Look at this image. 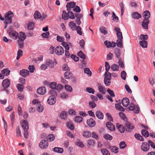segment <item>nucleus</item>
Segmentation results:
<instances>
[{
    "mask_svg": "<svg viewBox=\"0 0 155 155\" xmlns=\"http://www.w3.org/2000/svg\"><path fill=\"white\" fill-rule=\"evenodd\" d=\"M22 126L24 131V135L25 137L27 138L28 132V130L29 128L28 125V123L27 122V120H24L22 123Z\"/></svg>",
    "mask_w": 155,
    "mask_h": 155,
    "instance_id": "nucleus-1",
    "label": "nucleus"
},
{
    "mask_svg": "<svg viewBox=\"0 0 155 155\" xmlns=\"http://www.w3.org/2000/svg\"><path fill=\"white\" fill-rule=\"evenodd\" d=\"M13 16V13L11 11H8L5 15V21L8 22V23L10 24L12 23V17Z\"/></svg>",
    "mask_w": 155,
    "mask_h": 155,
    "instance_id": "nucleus-2",
    "label": "nucleus"
},
{
    "mask_svg": "<svg viewBox=\"0 0 155 155\" xmlns=\"http://www.w3.org/2000/svg\"><path fill=\"white\" fill-rule=\"evenodd\" d=\"M129 109L130 110H134V113L137 114L139 113L140 108L138 105L135 106L134 103H131L130 104Z\"/></svg>",
    "mask_w": 155,
    "mask_h": 155,
    "instance_id": "nucleus-3",
    "label": "nucleus"
},
{
    "mask_svg": "<svg viewBox=\"0 0 155 155\" xmlns=\"http://www.w3.org/2000/svg\"><path fill=\"white\" fill-rule=\"evenodd\" d=\"M10 37L14 39H16L18 36V34L15 31L11 30L10 31H8Z\"/></svg>",
    "mask_w": 155,
    "mask_h": 155,
    "instance_id": "nucleus-4",
    "label": "nucleus"
},
{
    "mask_svg": "<svg viewBox=\"0 0 155 155\" xmlns=\"http://www.w3.org/2000/svg\"><path fill=\"white\" fill-rule=\"evenodd\" d=\"M64 48L61 46L57 47L55 49L54 52L57 55H60L64 53Z\"/></svg>",
    "mask_w": 155,
    "mask_h": 155,
    "instance_id": "nucleus-5",
    "label": "nucleus"
},
{
    "mask_svg": "<svg viewBox=\"0 0 155 155\" xmlns=\"http://www.w3.org/2000/svg\"><path fill=\"white\" fill-rule=\"evenodd\" d=\"M125 124L127 127L126 131L127 132H130L132 129L134 128V125L132 124L127 121L125 122Z\"/></svg>",
    "mask_w": 155,
    "mask_h": 155,
    "instance_id": "nucleus-6",
    "label": "nucleus"
},
{
    "mask_svg": "<svg viewBox=\"0 0 155 155\" xmlns=\"http://www.w3.org/2000/svg\"><path fill=\"white\" fill-rule=\"evenodd\" d=\"M56 101L54 95H51L49 96L47 100L48 103L50 105H53L55 104Z\"/></svg>",
    "mask_w": 155,
    "mask_h": 155,
    "instance_id": "nucleus-7",
    "label": "nucleus"
},
{
    "mask_svg": "<svg viewBox=\"0 0 155 155\" xmlns=\"http://www.w3.org/2000/svg\"><path fill=\"white\" fill-rule=\"evenodd\" d=\"M150 145L147 142H143L142 143L141 149L144 152H147L150 149Z\"/></svg>",
    "mask_w": 155,
    "mask_h": 155,
    "instance_id": "nucleus-8",
    "label": "nucleus"
},
{
    "mask_svg": "<svg viewBox=\"0 0 155 155\" xmlns=\"http://www.w3.org/2000/svg\"><path fill=\"white\" fill-rule=\"evenodd\" d=\"M10 81L9 79L4 80L2 82V86L4 88H8L10 85Z\"/></svg>",
    "mask_w": 155,
    "mask_h": 155,
    "instance_id": "nucleus-9",
    "label": "nucleus"
},
{
    "mask_svg": "<svg viewBox=\"0 0 155 155\" xmlns=\"http://www.w3.org/2000/svg\"><path fill=\"white\" fill-rule=\"evenodd\" d=\"M48 141L45 140H43L39 143L40 147L42 149H45L48 146Z\"/></svg>",
    "mask_w": 155,
    "mask_h": 155,
    "instance_id": "nucleus-10",
    "label": "nucleus"
},
{
    "mask_svg": "<svg viewBox=\"0 0 155 155\" xmlns=\"http://www.w3.org/2000/svg\"><path fill=\"white\" fill-rule=\"evenodd\" d=\"M97 87L99 92L102 94H105L106 92L105 88L101 85V84L98 83Z\"/></svg>",
    "mask_w": 155,
    "mask_h": 155,
    "instance_id": "nucleus-11",
    "label": "nucleus"
},
{
    "mask_svg": "<svg viewBox=\"0 0 155 155\" xmlns=\"http://www.w3.org/2000/svg\"><path fill=\"white\" fill-rule=\"evenodd\" d=\"M106 125L108 129L110 131H113L115 130V128L114 126L111 122H107L106 124Z\"/></svg>",
    "mask_w": 155,
    "mask_h": 155,
    "instance_id": "nucleus-12",
    "label": "nucleus"
},
{
    "mask_svg": "<svg viewBox=\"0 0 155 155\" xmlns=\"http://www.w3.org/2000/svg\"><path fill=\"white\" fill-rule=\"evenodd\" d=\"M19 73L20 75L24 77H25L30 74L29 71L25 69H23L20 70Z\"/></svg>",
    "mask_w": 155,
    "mask_h": 155,
    "instance_id": "nucleus-13",
    "label": "nucleus"
},
{
    "mask_svg": "<svg viewBox=\"0 0 155 155\" xmlns=\"http://www.w3.org/2000/svg\"><path fill=\"white\" fill-rule=\"evenodd\" d=\"M76 5V4L74 2H71L67 3L66 5L67 10H71L72 8H74Z\"/></svg>",
    "mask_w": 155,
    "mask_h": 155,
    "instance_id": "nucleus-14",
    "label": "nucleus"
},
{
    "mask_svg": "<svg viewBox=\"0 0 155 155\" xmlns=\"http://www.w3.org/2000/svg\"><path fill=\"white\" fill-rule=\"evenodd\" d=\"M87 123L91 127H93L95 125V121L91 118L87 120Z\"/></svg>",
    "mask_w": 155,
    "mask_h": 155,
    "instance_id": "nucleus-15",
    "label": "nucleus"
},
{
    "mask_svg": "<svg viewBox=\"0 0 155 155\" xmlns=\"http://www.w3.org/2000/svg\"><path fill=\"white\" fill-rule=\"evenodd\" d=\"M37 92L39 94L43 95L46 92V89L44 87H40L37 89Z\"/></svg>",
    "mask_w": 155,
    "mask_h": 155,
    "instance_id": "nucleus-16",
    "label": "nucleus"
},
{
    "mask_svg": "<svg viewBox=\"0 0 155 155\" xmlns=\"http://www.w3.org/2000/svg\"><path fill=\"white\" fill-rule=\"evenodd\" d=\"M121 102L122 105L124 107L127 106L130 103L129 99L127 97L124 98Z\"/></svg>",
    "mask_w": 155,
    "mask_h": 155,
    "instance_id": "nucleus-17",
    "label": "nucleus"
},
{
    "mask_svg": "<svg viewBox=\"0 0 155 155\" xmlns=\"http://www.w3.org/2000/svg\"><path fill=\"white\" fill-rule=\"evenodd\" d=\"M149 23V20L144 19L143 20L142 23V26L145 29H147L148 28V25Z\"/></svg>",
    "mask_w": 155,
    "mask_h": 155,
    "instance_id": "nucleus-18",
    "label": "nucleus"
},
{
    "mask_svg": "<svg viewBox=\"0 0 155 155\" xmlns=\"http://www.w3.org/2000/svg\"><path fill=\"white\" fill-rule=\"evenodd\" d=\"M116 127L118 130L121 133H123L125 131V129L123 126L119 123L116 124Z\"/></svg>",
    "mask_w": 155,
    "mask_h": 155,
    "instance_id": "nucleus-19",
    "label": "nucleus"
},
{
    "mask_svg": "<svg viewBox=\"0 0 155 155\" xmlns=\"http://www.w3.org/2000/svg\"><path fill=\"white\" fill-rule=\"evenodd\" d=\"M132 18L135 19H139L141 18V15L140 14L137 12H134L132 14Z\"/></svg>",
    "mask_w": 155,
    "mask_h": 155,
    "instance_id": "nucleus-20",
    "label": "nucleus"
},
{
    "mask_svg": "<svg viewBox=\"0 0 155 155\" xmlns=\"http://www.w3.org/2000/svg\"><path fill=\"white\" fill-rule=\"evenodd\" d=\"M143 15L144 19L149 20V18L150 17V13L149 11L146 10L143 12Z\"/></svg>",
    "mask_w": 155,
    "mask_h": 155,
    "instance_id": "nucleus-21",
    "label": "nucleus"
},
{
    "mask_svg": "<svg viewBox=\"0 0 155 155\" xmlns=\"http://www.w3.org/2000/svg\"><path fill=\"white\" fill-rule=\"evenodd\" d=\"M96 116L97 118L101 120L104 117V114L101 111L97 110L96 113Z\"/></svg>",
    "mask_w": 155,
    "mask_h": 155,
    "instance_id": "nucleus-22",
    "label": "nucleus"
},
{
    "mask_svg": "<svg viewBox=\"0 0 155 155\" xmlns=\"http://www.w3.org/2000/svg\"><path fill=\"white\" fill-rule=\"evenodd\" d=\"M109 149L111 152L115 153H117L118 152L119 149L115 146H110L109 147Z\"/></svg>",
    "mask_w": 155,
    "mask_h": 155,
    "instance_id": "nucleus-23",
    "label": "nucleus"
},
{
    "mask_svg": "<svg viewBox=\"0 0 155 155\" xmlns=\"http://www.w3.org/2000/svg\"><path fill=\"white\" fill-rule=\"evenodd\" d=\"M53 150L56 152L62 153L64 151L62 148L59 147H55L53 149Z\"/></svg>",
    "mask_w": 155,
    "mask_h": 155,
    "instance_id": "nucleus-24",
    "label": "nucleus"
},
{
    "mask_svg": "<svg viewBox=\"0 0 155 155\" xmlns=\"http://www.w3.org/2000/svg\"><path fill=\"white\" fill-rule=\"evenodd\" d=\"M67 114L65 111H62L60 114V117L61 118L65 120L67 119Z\"/></svg>",
    "mask_w": 155,
    "mask_h": 155,
    "instance_id": "nucleus-25",
    "label": "nucleus"
},
{
    "mask_svg": "<svg viewBox=\"0 0 155 155\" xmlns=\"http://www.w3.org/2000/svg\"><path fill=\"white\" fill-rule=\"evenodd\" d=\"M67 127L71 130H73L74 128V125L71 121L67 122L66 124Z\"/></svg>",
    "mask_w": 155,
    "mask_h": 155,
    "instance_id": "nucleus-26",
    "label": "nucleus"
},
{
    "mask_svg": "<svg viewBox=\"0 0 155 155\" xmlns=\"http://www.w3.org/2000/svg\"><path fill=\"white\" fill-rule=\"evenodd\" d=\"M83 136L86 138H89L91 137V133L87 130H85L83 131Z\"/></svg>",
    "mask_w": 155,
    "mask_h": 155,
    "instance_id": "nucleus-27",
    "label": "nucleus"
},
{
    "mask_svg": "<svg viewBox=\"0 0 155 155\" xmlns=\"http://www.w3.org/2000/svg\"><path fill=\"white\" fill-rule=\"evenodd\" d=\"M114 53L116 57L119 59L120 54V50L118 48H116L114 50Z\"/></svg>",
    "mask_w": 155,
    "mask_h": 155,
    "instance_id": "nucleus-28",
    "label": "nucleus"
},
{
    "mask_svg": "<svg viewBox=\"0 0 155 155\" xmlns=\"http://www.w3.org/2000/svg\"><path fill=\"white\" fill-rule=\"evenodd\" d=\"M72 75V73L69 71H66L64 74V77L66 79L71 78Z\"/></svg>",
    "mask_w": 155,
    "mask_h": 155,
    "instance_id": "nucleus-29",
    "label": "nucleus"
},
{
    "mask_svg": "<svg viewBox=\"0 0 155 155\" xmlns=\"http://www.w3.org/2000/svg\"><path fill=\"white\" fill-rule=\"evenodd\" d=\"M139 44L143 48H146L147 46V42L146 41H140Z\"/></svg>",
    "mask_w": 155,
    "mask_h": 155,
    "instance_id": "nucleus-30",
    "label": "nucleus"
},
{
    "mask_svg": "<svg viewBox=\"0 0 155 155\" xmlns=\"http://www.w3.org/2000/svg\"><path fill=\"white\" fill-rule=\"evenodd\" d=\"M34 17L35 19H40L41 18V13L37 11H36L34 14Z\"/></svg>",
    "mask_w": 155,
    "mask_h": 155,
    "instance_id": "nucleus-31",
    "label": "nucleus"
},
{
    "mask_svg": "<svg viewBox=\"0 0 155 155\" xmlns=\"http://www.w3.org/2000/svg\"><path fill=\"white\" fill-rule=\"evenodd\" d=\"M18 38L19 39L24 40L26 38V35L25 33L21 32H20V36Z\"/></svg>",
    "mask_w": 155,
    "mask_h": 155,
    "instance_id": "nucleus-32",
    "label": "nucleus"
},
{
    "mask_svg": "<svg viewBox=\"0 0 155 155\" xmlns=\"http://www.w3.org/2000/svg\"><path fill=\"white\" fill-rule=\"evenodd\" d=\"M101 152L103 155H110L109 151L105 148H102Z\"/></svg>",
    "mask_w": 155,
    "mask_h": 155,
    "instance_id": "nucleus-33",
    "label": "nucleus"
},
{
    "mask_svg": "<svg viewBox=\"0 0 155 155\" xmlns=\"http://www.w3.org/2000/svg\"><path fill=\"white\" fill-rule=\"evenodd\" d=\"M10 71L8 69H4L2 71V74L4 75L7 76L9 74Z\"/></svg>",
    "mask_w": 155,
    "mask_h": 155,
    "instance_id": "nucleus-34",
    "label": "nucleus"
},
{
    "mask_svg": "<svg viewBox=\"0 0 155 155\" xmlns=\"http://www.w3.org/2000/svg\"><path fill=\"white\" fill-rule=\"evenodd\" d=\"M117 46L118 47L123 48L122 39H118L116 43Z\"/></svg>",
    "mask_w": 155,
    "mask_h": 155,
    "instance_id": "nucleus-35",
    "label": "nucleus"
},
{
    "mask_svg": "<svg viewBox=\"0 0 155 155\" xmlns=\"http://www.w3.org/2000/svg\"><path fill=\"white\" fill-rule=\"evenodd\" d=\"M142 135L145 137H148L149 136V133L148 131L145 130H142L141 131Z\"/></svg>",
    "mask_w": 155,
    "mask_h": 155,
    "instance_id": "nucleus-36",
    "label": "nucleus"
},
{
    "mask_svg": "<svg viewBox=\"0 0 155 155\" xmlns=\"http://www.w3.org/2000/svg\"><path fill=\"white\" fill-rule=\"evenodd\" d=\"M115 107L117 110L122 111H124V108L120 104H116Z\"/></svg>",
    "mask_w": 155,
    "mask_h": 155,
    "instance_id": "nucleus-37",
    "label": "nucleus"
},
{
    "mask_svg": "<svg viewBox=\"0 0 155 155\" xmlns=\"http://www.w3.org/2000/svg\"><path fill=\"white\" fill-rule=\"evenodd\" d=\"M68 14L64 11H63V14L62 15V18L63 19L66 20L68 19Z\"/></svg>",
    "mask_w": 155,
    "mask_h": 155,
    "instance_id": "nucleus-38",
    "label": "nucleus"
},
{
    "mask_svg": "<svg viewBox=\"0 0 155 155\" xmlns=\"http://www.w3.org/2000/svg\"><path fill=\"white\" fill-rule=\"evenodd\" d=\"M134 136L136 138L141 141L144 140L143 137L139 134H136L134 135Z\"/></svg>",
    "mask_w": 155,
    "mask_h": 155,
    "instance_id": "nucleus-39",
    "label": "nucleus"
},
{
    "mask_svg": "<svg viewBox=\"0 0 155 155\" xmlns=\"http://www.w3.org/2000/svg\"><path fill=\"white\" fill-rule=\"evenodd\" d=\"M68 17L71 19H74L75 18V16H74L73 13L70 11L71 10H68Z\"/></svg>",
    "mask_w": 155,
    "mask_h": 155,
    "instance_id": "nucleus-40",
    "label": "nucleus"
},
{
    "mask_svg": "<svg viewBox=\"0 0 155 155\" xmlns=\"http://www.w3.org/2000/svg\"><path fill=\"white\" fill-rule=\"evenodd\" d=\"M47 140L49 141H53L55 139V137L53 134L48 135L47 137Z\"/></svg>",
    "mask_w": 155,
    "mask_h": 155,
    "instance_id": "nucleus-41",
    "label": "nucleus"
},
{
    "mask_svg": "<svg viewBox=\"0 0 155 155\" xmlns=\"http://www.w3.org/2000/svg\"><path fill=\"white\" fill-rule=\"evenodd\" d=\"M111 69L114 71H117L119 70V66L116 64H113L111 67Z\"/></svg>",
    "mask_w": 155,
    "mask_h": 155,
    "instance_id": "nucleus-42",
    "label": "nucleus"
},
{
    "mask_svg": "<svg viewBox=\"0 0 155 155\" xmlns=\"http://www.w3.org/2000/svg\"><path fill=\"white\" fill-rule=\"evenodd\" d=\"M78 56L84 60L86 58L85 55L82 51H79L78 53Z\"/></svg>",
    "mask_w": 155,
    "mask_h": 155,
    "instance_id": "nucleus-43",
    "label": "nucleus"
},
{
    "mask_svg": "<svg viewBox=\"0 0 155 155\" xmlns=\"http://www.w3.org/2000/svg\"><path fill=\"white\" fill-rule=\"evenodd\" d=\"M104 75L105 77L104 80L108 79V80H110L111 78V74L109 72H106L105 73Z\"/></svg>",
    "mask_w": 155,
    "mask_h": 155,
    "instance_id": "nucleus-44",
    "label": "nucleus"
},
{
    "mask_svg": "<svg viewBox=\"0 0 155 155\" xmlns=\"http://www.w3.org/2000/svg\"><path fill=\"white\" fill-rule=\"evenodd\" d=\"M100 30L101 32L104 34L106 35L107 33V31L106 28L102 26L101 27L100 29Z\"/></svg>",
    "mask_w": 155,
    "mask_h": 155,
    "instance_id": "nucleus-45",
    "label": "nucleus"
},
{
    "mask_svg": "<svg viewBox=\"0 0 155 155\" xmlns=\"http://www.w3.org/2000/svg\"><path fill=\"white\" fill-rule=\"evenodd\" d=\"M61 45L64 47L65 50H69L70 48L69 46L67 43H66L64 41H63L62 42Z\"/></svg>",
    "mask_w": 155,
    "mask_h": 155,
    "instance_id": "nucleus-46",
    "label": "nucleus"
},
{
    "mask_svg": "<svg viewBox=\"0 0 155 155\" xmlns=\"http://www.w3.org/2000/svg\"><path fill=\"white\" fill-rule=\"evenodd\" d=\"M34 23L32 22H29L28 25V28L30 30H32L34 28Z\"/></svg>",
    "mask_w": 155,
    "mask_h": 155,
    "instance_id": "nucleus-47",
    "label": "nucleus"
},
{
    "mask_svg": "<svg viewBox=\"0 0 155 155\" xmlns=\"http://www.w3.org/2000/svg\"><path fill=\"white\" fill-rule=\"evenodd\" d=\"M83 118L80 116H77L76 117L74 118V120L75 122L81 123L82 121Z\"/></svg>",
    "mask_w": 155,
    "mask_h": 155,
    "instance_id": "nucleus-48",
    "label": "nucleus"
},
{
    "mask_svg": "<svg viewBox=\"0 0 155 155\" xmlns=\"http://www.w3.org/2000/svg\"><path fill=\"white\" fill-rule=\"evenodd\" d=\"M69 26L72 30H74L75 29L76 24L73 21H70L69 23Z\"/></svg>",
    "mask_w": 155,
    "mask_h": 155,
    "instance_id": "nucleus-49",
    "label": "nucleus"
},
{
    "mask_svg": "<svg viewBox=\"0 0 155 155\" xmlns=\"http://www.w3.org/2000/svg\"><path fill=\"white\" fill-rule=\"evenodd\" d=\"M56 83L54 82H51L50 83L49 86L52 89H55L56 87Z\"/></svg>",
    "mask_w": 155,
    "mask_h": 155,
    "instance_id": "nucleus-50",
    "label": "nucleus"
},
{
    "mask_svg": "<svg viewBox=\"0 0 155 155\" xmlns=\"http://www.w3.org/2000/svg\"><path fill=\"white\" fill-rule=\"evenodd\" d=\"M84 73L87 74L88 75L90 76H91V72L88 68H85L84 69Z\"/></svg>",
    "mask_w": 155,
    "mask_h": 155,
    "instance_id": "nucleus-51",
    "label": "nucleus"
},
{
    "mask_svg": "<svg viewBox=\"0 0 155 155\" xmlns=\"http://www.w3.org/2000/svg\"><path fill=\"white\" fill-rule=\"evenodd\" d=\"M148 38V36L147 35L141 34L140 35V39L141 41H146Z\"/></svg>",
    "mask_w": 155,
    "mask_h": 155,
    "instance_id": "nucleus-52",
    "label": "nucleus"
},
{
    "mask_svg": "<svg viewBox=\"0 0 155 155\" xmlns=\"http://www.w3.org/2000/svg\"><path fill=\"white\" fill-rule=\"evenodd\" d=\"M104 138L107 140H111L112 139V137L109 134H107L104 136Z\"/></svg>",
    "mask_w": 155,
    "mask_h": 155,
    "instance_id": "nucleus-53",
    "label": "nucleus"
},
{
    "mask_svg": "<svg viewBox=\"0 0 155 155\" xmlns=\"http://www.w3.org/2000/svg\"><path fill=\"white\" fill-rule=\"evenodd\" d=\"M87 91L89 93L94 94L95 92V91L92 88L90 87H87L86 89Z\"/></svg>",
    "mask_w": 155,
    "mask_h": 155,
    "instance_id": "nucleus-54",
    "label": "nucleus"
},
{
    "mask_svg": "<svg viewBox=\"0 0 155 155\" xmlns=\"http://www.w3.org/2000/svg\"><path fill=\"white\" fill-rule=\"evenodd\" d=\"M126 73L124 71H123L121 73V77L124 80L126 79Z\"/></svg>",
    "mask_w": 155,
    "mask_h": 155,
    "instance_id": "nucleus-55",
    "label": "nucleus"
},
{
    "mask_svg": "<svg viewBox=\"0 0 155 155\" xmlns=\"http://www.w3.org/2000/svg\"><path fill=\"white\" fill-rule=\"evenodd\" d=\"M81 27L78 26H77L76 28V30L77 33L80 35H81L82 34V32L81 31Z\"/></svg>",
    "mask_w": 155,
    "mask_h": 155,
    "instance_id": "nucleus-56",
    "label": "nucleus"
},
{
    "mask_svg": "<svg viewBox=\"0 0 155 155\" xmlns=\"http://www.w3.org/2000/svg\"><path fill=\"white\" fill-rule=\"evenodd\" d=\"M24 41V40H20L19 39L18 40V44L20 48H23Z\"/></svg>",
    "mask_w": 155,
    "mask_h": 155,
    "instance_id": "nucleus-57",
    "label": "nucleus"
},
{
    "mask_svg": "<svg viewBox=\"0 0 155 155\" xmlns=\"http://www.w3.org/2000/svg\"><path fill=\"white\" fill-rule=\"evenodd\" d=\"M37 110L39 112H42L43 110V108L42 106L41 105L38 104L37 106Z\"/></svg>",
    "mask_w": 155,
    "mask_h": 155,
    "instance_id": "nucleus-58",
    "label": "nucleus"
},
{
    "mask_svg": "<svg viewBox=\"0 0 155 155\" xmlns=\"http://www.w3.org/2000/svg\"><path fill=\"white\" fill-rule=\"evenodd\" d=\"M65 89L68 91L69 92H71L72 91V89L71 87L68 85H65Z\"/></svg>",
    "mask_w": 155,
    "mask_h": 155,
    "instance_id": "nucleus-59",
    "label": "nucleus"
},
{
    "mask_svg": "<svg viewBox=\"0 0 155 155\" xmlns=\"http://www.w3.org/2000/svg\"><path fill=\"white\" fill-rule=\"evenodd\" d=\"M16 133L17 136H21V130L19 126H18L16 129Z\"/></svg>",
    "mask_w": 155,
    "mask_h": 155,
    "instance_id": "nucleus-60",
    "label": "nucleus"
},
{
    "mask_svg": "<svg viewBox=\"0 0 155 155\" xmlns=\"http://www.w3.org/2000/svg\"><path fill=\"white\" fill-rule=\"evenodd\" d=\"M119 146L120 148L124 149L126 147V145L124 142L123 141L120 143Z\"/></svg>",
    "mask_w": 155,
    "mask_h": 155,
    "instance_id": "nucleus-61",
    "label": "nucleus"
},
{
    "mask_svg": "<svg viewBox=\"0 0 155 155\" xmlns=\"http://www.w3.org/2000/svg\"><path fill=\"white\" fill-rule=\"evenodd\" d=\"M107 91L109 93L111 97H114L115 96V95L113 91L109 88L107 89Z\"/></svg>",
    "mask_w": 155,
    "mask_h": 155,
    "instance_id": "nucleus-62",
    "label": "nucleus"
},
{
    "mask_svg": "<svg viewBox=\"0 0 155 155\" xmlns=\"http://www.w3.org/2000/svg\"><path fill=\"white\" fill-rule=\"evenodd\" d=\"M95 143L94 140H93L89 139L87 141V144L91 146H93Z\"/></svg>",
    "mask_w": 155,
    "mask_h": 155,
    "instance_id": "nucleus-63",
    "label": "nucleus"
},
{
    "mask_svg": "<svg viewBox=\"0 0 155 155\" xmlns=\"http://www.w3.org/2000/svg\"><path fill=\"white\" fill-rule=\"evenodd\" d=\"M28 69L31 73H33L35 70V68L34 65H29L28 67Z\"/></svg>",
    "mask_w": 155,
    "mask_h": 155,
    "instance_id": "nucleus-64",
    "label": "nucleus"
}]
</instances>
